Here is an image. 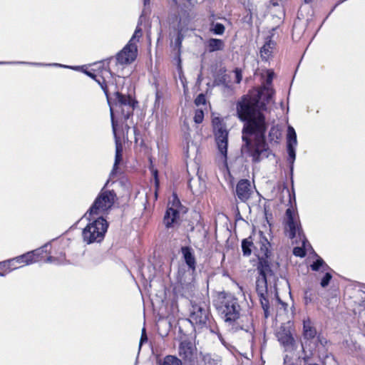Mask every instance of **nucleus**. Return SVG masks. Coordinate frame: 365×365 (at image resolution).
Returning a JSON list of instances; mask_svg holds the SVG:
<instances>
[{
    "instance_id": "423d86ee",
    "label": "nucleus",
    "mask_w": 365,
    "mask_h": 365,
    "mask_svg": "<svg viewBox=\"0 0 365 365\" xmlns=\"http://www.w3.org/2000/svg\"><path fill=\"white\" fill-rule=\"evenodd\" d=\"M188 321L195 329H209L212 333L219 332L209 307L203 302H192L189 309Z\"/></svg>"
},
{
    "instance_id": "4be33fe9",
    "label": "nucleus",
    "mask_w": 365,
    "mask_h": 365,
    "mask_svg": "<svg viewBox=\"0 0 365 365\" xmlns=\"http://www.w3.org/2000/svg\"><path fill=\"white\" fill-rule=\"evenodd\" d=\"M205 45L209 53L223 51L225 47V43L222 39L215 38L207 39Z\"/></svg>"
},
{
    "instance_id": "39448f33",
    "label": "nucleus",
    "mask_w": 365,
    "mask_h": 365,
    "mask_svg": "<svg viewBox=\"0 0 365 365\" xmlns=\"http://www.w3.org/2000/svg\"><path fill=\"white\" fill-rule=\"evenodd\" d=\"M225 323L232 327L237 324L241 316V307L238 299L230 293L221 292L215 304Z\"/></svg>"
},
{
    "instance_id": "7c9ffc66",
    "label": "nucleus",
    "mask_w": 365,
    "mask_h": 365,
    "mask_svg": "<svg viewBox=\"0 0 365 365\" xmlns=\"http://www.w3.org/2000/svg\"><path fill=\"white\" fill-rule=\"evenodd\" d=\"M287 149L288 153V160L289 163H293L296 158L295 145L289 144V146H287Z\"/></svg>"
},
{
    "instance_id": "0eeeda50",
    "label": "nucleus",
    "mask_w": 365,
    "mask_h": 365,
    "mask_svg": "<svg viewBox=\"0 0 365 365\" xmlns=\"http://www.w3.org/2000/svg\"><path fill=\"white\" fill-rule=\"evenodd\" d=\"M108 227V223L103 217H99L88 223L82 231V237L88 245L101 242L103 240Z\"/></svg>"
},
{
    "instance_id": "2f4dec72",
    "label": "nucleus",
    "mask_w": 365,
    "mask_h": 365,
    "mask_svg": "<svg viewBox=\"0 0 365 365\" xmlns=\"http://www.w3.org/2000/svg\"><path fill=\"white\" fill-rule=\"evenodd\" d=\"M152 174H153V178H154V182H155V197L157 198L158 197V189H159V187H160V180H159V178H158V170L156 169H153L152 170Z\"/></svg>"
},
{
    "instance_id": "412c9836",
    "label": "nucleus",
    "mask_w": 365,
    "mask_h": 365,
    "mask_svg": "<svg viewBox=\"0 0 365 365\" xmlns=\"http://www.w3.org/2000/svg\"><path fill=\"white\" fill-rule=\"evenodd\" d=\"M179 218V210L173 207H168L163 217V222L166 228L173 227Z\"/></svg>"
},
{
    "instance_id": "aec40b11",
    "label": "nucleus",
    "mask_w": 365,
    "mask_h": 365,
    "mask_svg": "<svg viewBox=\"0 0 365 365\" xmlns=\"http://www.w3.org/2000/svg\"><path fill=\"white\" fill-rule=\"evenodd\" d=\"M276 336L279 343L284 346H292L294 343V339L289 328L285 326L279 327Z\"/></svg>"
},
{
    "instance_id": "cd10ccee",
    "label": "nucleus",
    "mask_w": 365,
    "mask_h": 365,
    "mask_svg": "<svg viewBox=\"0 0 365 365\" xmlns=\"http://www.w3.org/2000/svg\"><path fill=\"white\" fill-rule=\"evenodd\" d=\"M182 361L177 356L168 355L166 356L161 365H182Z\"/></svg>"
},
{
    "instance_id": "6ab92c4d",
    "label": "nucleus",
    "mask_w": 365,
    "mask_h": 365,
    "mask_svg": "<svg viewBox=\"0 0 365 365\" xmlns=\"http://www.w3.org/2000/svg\"><path fill=\"white\" fill-rule=\"evenodd\" d=\"M277 43L272 40V36H268L265 38L264 45L259 51L260 56L262 61H267L271 59L274 56V52L276 49Z\"/></svg>"
},
{
    "instance_id": "a211bd4d",
    "label": "nucleus",
    "mask_w": 365,
    "mask_h": 365,
    "mask_svg": "<svg viewBox=\"0 0 365 365\" xmlns=\"http://www.w3.org/2000/svg\"><path fill=\"white\" fill-rule=\"evenodd\" d=\"M252 189L250 182L247 179H242L239 180L236 186V195L241 202L247 201L251 195Z\"/></svg>"
},
{
    "instance_id": "4468645a",
    "label": "nucleus",
    "mask_w": 365,
    "mask_h": 365,
    "mask_svg": "<svg viewBox=\"0 0 365 365\" xmlns=\"http://www.w3.org/2000/svg\"><path fill=\"white\" fill-rule=\"evenodd\" d=\"M138 56V46L135 43H128L116 53L115 58L116 63L126 66L133 63Z\"/></svg>"
},
{
    "instance_id": "37998d69",
    "label": "nucleus",
    "mask_w": 365,
    "mask_h": 365,
    "mask_svg": "<svg viewBox=\"0 0 365 365\" xmlns=\"http://www.w3.org/2000/svg\"><path fill=\"white\" fill-rule=\"evenodd\" d=\"M150 0H143V4L145 6L150 4Z\"/></svg>"
},
{
    "instance_id": "ea45409f",
    "label": "nucleus",
    "mask_w": 365,
    "mask_h": 365,
    "mask_svg": "<svg viewBox=\"0 0 365 365\" xmlns=\"http://www.w3.org/2000/svg\"><path fill=\"white\" fill-rule=\"evenodd\" d=\"M310 267L314 271L319 270V259H317Z\"/></svg>"
},
{
    "instance_id": "20e7f679",
    "label": "nucleus",
    "mask_w": 365,
    "mask_h": 365,
    "mask_svg": "<svg viewBox=\"0 0 365 365\" xmlns=\"http://www.w3.org/2000/svg\"><path fill=\"white\" fill-rule=\"evenodd\" d=\"M269 257L258 258L257 269L259 277L256 280V292L259 297L262 308L264 311V317L267 319L269 316V302L267 295V277L274 275Z\"/></svg>"
},
{
    "instance_id": "473e14b6",
    "label": "nucleus",
    "mask_w": 365,
    "mask_h": 365,
    "mask_svg": "<svg viewBox=\"0 0 365 365\" xmlns=\"http://www.w3.org/2000/svg\"><path fill=\"white\" fill-rule=\"evenodd\" d=\"M184 38V35L182 33L181 30H179L177 34V36L175 39V46L180 51L181 47H182V42Z\"/></svg>"
},
{
    "instance_id": "4c0bfd02",
    "label": "nucleus",
    "mask_w": 365,
    "mask_h": 365,
    "mask_svg": "<svg viewBox=\"0 0 365 365\" xmlns=\"http://www.w3.org/2000/svg\"><path fill=\"white\" fill-rule=\"evenodd\" d=\"M6 261L10 262L9 263V267H11V271L15 270V269H19V268L21 267V266H19V264H18L17 262L16 261V258L15 257L9 259H7Z\"/></svg>"
},
{
    "instance_id": "bb28decb",
    "label": "nucleus",
    "mask_w": 365,
    "mask_h": 365,
    "mask_svg": "<svg viewBox=\"0 0 365 365\" xmlns=\"http://www.w3.org/2000/svg\"><path fill=\"white\" fill-rule=\"evenodd\" d=\"M210 31L215 35H223L225 31V26L221 23L212 22L210 27Z\"/></svg>"
},
{
    "instance_id": "b1692460",
    "label": "nucleus",
    "mask_w": 365,
    "mask_h": 365,
    "mask_svg": "<svg viewBox=\"0 0 365 365\" xmlns=\"http://www.w3.org/2000/svg\"><path fill=\"white\" fill-rule=\"evenodd\" d=\"M242 250L243 255L249 257L252 254V251L254 250L255 242L251 236L242 240Z\"/></svg>"
},
{
    "instance_id": "7ed1b4c3",
    "label": "nucleus",
    "mask_w": 365,
    "mask_h": 365,
    "mask_svg": "<svg viewBox=\"0 0 365 365\" xmlns=\"http://www.w3.org/2000/svg\"><path fill=\"white\" fill-rule=\"evenodd\" d=\"M285 232L292 240V244L297 246L293 249V255L296 257H303L306 255V245L308 242L303 232L302 226L297 220L294 210L289 207L286 210Z\"/></svg>"
},
{
    "instance_id": "f03ea898",
    "label": "nucleus",
    "mask_w": 365,
    "mask_h": 365,
    "mask_svg": "<svg viewBox=\"0 0 365 365\" xmlns=\"http://www.w3.org/2000/svg\"><path fill=\"white\" fill-rule=\"evenodd\" d=\"M114 57L111 56L106 59L96 61L89 65L91 69L86 65L78 66L76 70L82 71L88 77L93 79L103 90L108 104H110V86L115 87L113 104L120 109V113L125 120H127L133 115L135 105L138 102L130 95H124L118 91V86L114 73L110 68V63Z\"/></svg>"
},
{
    "instance_id": "dca6fc26",
    "label": "nucleus",
    "mask_w": 365,
    "mask_h": 365,
    "mask_svg": "<svg viewBox=\"0 0 365 365\" xmlns=\"http://www.w3.org/2000/svg\"><path fill=\"white\" fill-rule=\"evenodd\" d=\"M270 243L262 232L258 235V240L255 242L254 252L258 258L270 257Z\"/></svg>"
},
{
    "instance_id": "e433bc0d",
    "label": "nucleus",
    "mask_w": 365,
    "mask_h": 365,
    "mask_svg": "<svg viewBox=\"0 0 365 365\" xmlns=\"http://www.w3.org/2000/svg\"><path fill=\"white\" fill-rule=\"evenodd\" d=\"M332 276L330 273L327 272L324 276L321 279V286L326 287L329 284V281L331 280Z\"/></svg>"
},
{
    "instance_id": "79ce46f5",
    "label": "nucleus",
    "mask_w": 365,
    "mask_h": 365,
    "mask_svg": "<svg viewBox=\"0 0 365 365\" xmlns=\"http://www.w3.org/2000/svg\"><path fill=\"white\" fill-rule=\"evenodd\" d=\"M143 331H145L144 329H143ZM144 339L146 340L147 339V336H146V334L144 332H143V334L141 336V339H140L141 342L143 341Z\"/></svg>"
},
{
    "instance_id": "de8ad7c7",
    "label": "nucleus",
    "mask_w": 365,
    "mask_h": 365,
    "mask_svg": "<svg viewBox=\"0 0 365 365\" xmlns=\"http://www.w3.org/2000/svg\"><path fill=\"white\" fill-rule=\"evenodd\" d=\"M308 365H319L317 364H309Z\"/></svg>"
},
{
    "instance_id": "c9c22d12",
    "label": "nucleus",
    "mask_w": 365,
    "mask_h": 365,
    "mask_svg": "<svg viewBox=\"0 0 365 365\" xmlns=\"http://www.w3.org/2000/svg\"><path fill=\"white\" fill-rule=\"evenodd\" d=\"M206 103V98L205 94L200 93L196 98L195 99V104L197 106H199L200 105H205Z\"/></svg>"
},
{
    "instance_id": "5701e85b",
    "label": "nucleus",
    "mask_w": 365,
    "mask_h": 365,
    "mask_svg": "<svg viewBox=\"0 0 365 365\" xmlns=\"http://www.w3.org/2000/svg\"><path fill=\"white\" fill-rule=\"evenodd\" d=\"M181 252L186 264L191 270L195 271L196 269V259L192 248L187 246L182 247Z\"/></svg>"
},
{
    "instance_id": "a18cd8bd",
    "label": "nucleus",
    "mask_w": 365,
    "mask_h": 365,
    "mask_svg": "<svg viewBox=\"0 0 365 365\" xmlns=\"http://www.w3.org/2000/svg\"><path fill=\"white\" fill-rule=\"evenodd\" d=\"M175 199H176V204L177 205H179L180 202L179 201V200L177 198V197L175 196Z\"/></svg>"
},
{
    "instance_id": "f8f14e48",
    "label": "nucleus",
    "mask_w": 365,
    "mask_h": 365,
    "mask_svg": "<svg viewBox=\"0 0 365 365\" xmlns=\"http://www.w3.org/2000/svg\"><path fill=\"white\" fill-rule=\"evenodd\" d=\"M115 199L116 194L113 190L103 188L87 212L92 215H97L99 212L108 211L113 207Z\"/></svg>"
},
{
    "instance_id": "c85d7f7f",
    "label": "nucleus",
    "mask_w": 365,
    "mask_h": 365,
    "mask_svg": "<svg viewBox=\"0 0 365 365\" xmlns=\"http://www.w3.org/2000/svg\"><path fill=\"white\" fill-rule=\"evenodd\" d=\"M281 132L277 128L272 126L270 128L269 132V137L271 141H275L276 143H278L281 138Z\"/></svg>"
},
{
    "instance_id": "9d476101",
    "label": "nucleus",
    "mask_w": 365,
    "mask_h": 365,
    "mask_svg": "<svg viewBox=\"0 0 365 365\" xmlns=\"http://www.w3.org/2000/svg\"><path fill=\"white\" fill-rule=\"evenodd\" d=\"M317 331L314 323L311 320L309 317L303 320V337L305 340L302 344L303 351L304 353V360L307 362L314 355H315L318 351L317 350V345L314 344L313 347L311 346V343L313 340L317 339H319V336H317Z\"/></svg>"
},
{
    "instance_id": "f3484780",
    "label": "nucleus",
    "mask_w": 365,
    "mask_h": 365,
    "mask_svg": "<svg viewBox=\"0 0 365 365\" xmlns=\"http://www.w3.org/2000/svg\"><path fill=\"white\" fill-rule=\"evenodd\" d=\"M41 252H42V250H38V248L30 252H27L26 253L16 257V261L17 262L18 264L21 266V267L36 262H41Z\"/></svg>"
},
{
    "instance_id": "393cba45",
    "label": "nucleus",
    "mask_w": 365,
    "mask_h": 365,
    "mask_svg": "<svg viewBox=\"0 0 365 365\" xmlns=\"http://www.w3.org/2000/svg\"><path fill=\"white\" fill-rule=\"evenodd\" d=\"M289 144L295 146L297 144V134L295 130L291 125H289L287 128V146H289Z\"/></svg>"
},
{
    "instance_id": "6e6552de",
    "label": "nucleus",
    "mask_w": 365,
    "mask_h": 365,
    "mask_svg": "<svg viewBox=\"0 0 365 365\" xmlns=\"http://www.w3.org/2000/svg\"><path fill=\"white\" fill-rule=\"evenodd\" d=\"M180 336L178 346V356L184 365H196L197 362V349L195 344V334Z\"/></svg>"
},
{
    "instance_id": "ddd939ff",
    "label": "nucleus",
    "mask_w": 365,
    "mask_h": 365,
    "mask_svg": "<svg viewBox=\"0 0 365 365\" xmlns=\"http://www.w3.org/2000/svg\"><path fill=\"white\" fill-rule=\"evenodd\" d=\"M319 280L316 276H308L304 288V304L307 309L317 307L319 299Z\"/></svg>"
},
{
    "instance_id": "a19ab883",
    "label": "nucleus",
    "mask_w": 365,
    "mask_h": 365,
    "mask_svg": "<svg viewBox=\"0 0 365 365\" xmlns=\"http://www.w3.org/2000/svg\"><path fill=\"white\" fill-rule=\"evenodd\" d=\"M321 272L326 270L327 268H328L327 265L325 264L324 260L321 258Z\"/></svg>"
},
{
    "instance_id": "f704fd0d",
    "label": "nucleus",
    "mask_w": 365,
    "mask_h": 365,
    "mask_svg": "<svg viewBox=\"0 0 365 365\" xmlns=\"http://www.w3.org/2000/svg\"><path fill=\"white\" fill-rule=\"evenodd\" d=\"M142 36V29L139 26H137L135 32L131 37V38L129 40L128 42L131 43H135L139 41V38Z\"/></svg>"
},
{
    "instance_id": "f257e3e1",
    "label": "nucleus",
    "mask_w": 365,
    "mask_h": 365,
    "mask_svg": "<svg viewBox=\"0 0 365 365\" xmlns=\"http://www.w3.org/2000/svg\"><path fill=\"white\" fill-rule=\"evenodd\" d=\"M274 72L267 71L266 84L250 89L236 102V116L243 123L242 128V150L258 163L262 156L268 157L266 143L267 123L264 112L271 103L275 91L272 87Z\"/></svg>"
},
{
    "instance_id": "09e8293b",
    "label": "nucleus",
    "mask_w": 365,
    "mask_h": 365,
    "mask_svg": "<svg viewBox=\"0 0 365 365\" xmlns=\"http://www.w3.org/2000/svg\"><path fill=\"white\" fill-rule=\"evenodd\" d=\"M180 332L181 334H182V329H181V328H180Z\"/></svg>"
},
{
    "instance_id": "a878e982",
    "label": "nucleus",
    "mask_w": 365,
    "mask_h": 365,
    "mask_svg": "<svg viewBox=\"0 0 365 365\" xmlns=\"http://www.w3.org/2000/svg\"><path fill=\"white\" fill-rule=\"evenodd\" d=\"M244 6L247 11V14L245 16V19L247 23L252 24L253 21L252 12L255 10V6L250 0L247 1V4L244 3Z\"/></svg>"
},
{
    "instance_id": "9b49d317",
    "label": "nucleus",
    "mask_w": 365,
    "mask_h": 365,
    "mask_svg": "<svg viewBox=\"0 0 365 365\" xmlns=\"http://www.w3.org/2000/svg\"><path fill=\"white\" fill-rule=\"evenodd\" d=\"M38 250H42L41 262L58 264L66 260L65 245L63 243L46 244Z\"/></svg>"
},
{
    "instance_id": "58836bf2",
    "label": "nucleus",
    "mask_w": 365,
    "mask_h": 365,
    "mask_svg": "<svg viewBox=\"0 0 365 365\" xmlns=\"http://www.w3.org/2000/svg\"><path fill=\"white\" fill-rule=\"evenodd\" d=\"M235 74V83H240L242 79V74L241 69L236 68L234 71Z\"/></svg>"
},
{
    "instance_id": "72a5a7b5",
    "label": "nucleus",
    "mask_w": 365,
    "mask_h": 365,
    "mask_svg": "<svg viewBox=\"0 0 365 365\" xmlns=\"http://www.w3.org/2000/svg\"><path fill=\"white\" fill-rule=\"evenodd\" d=\"M204 112L201 109H197L195 111L194 121L197 124H200L203 121Z\"/></svg>"
},
{
    "instance_id": "1a4fd4ad",
    "label": "nucleus",
    "mask_w": 365,
    "mask_h": 365,
    "mask_svg": "<svg viewBox=\"0 0 365 365\" xmlns=\"http://www.w3.org/2000/svg\"><path fill=\"white\" fill-rule=\"evenodd\" d=\"M212 125L219 153L223 162L227 163L229 132L226 128V125L222 118L215 117L212 119Z\"/></svg>"
},
{
    "instance_id": "c03bdc74",
    "label": "nucleus",
    "mask_w": 365,
    "mask_h": 365,
    "mask_svg": "<svg viewBox=\"0 0 365 365\" xmlns=\"http://www.w3.org/2000/svg\"><path fill=\"white\" fill-rule=\"evenodd\" d=\"M304 3L306 4H310L313 1V0H304Z\"/></svg>"
},
{
    "instance_id": "49530a36",
    "label": "nucleus",
    "mask_w": 365,
    "mask_h": 365,
    "mask_svg": "<svg viewBox=\"0 0 365 365\" xmlns=\"http://www.w3.org/2000/svg\"><path fill=\"white\" fill-rule=\"evenodd\" d=\"M126 129H127V130H129V129H130V127H129L128 125H126Z\"/></svg>"
},
{
    "instance_id": "2eb2a0df",
    "label": "nucleus",
    "mask_w": 365,
    "mask_h": 365,
    "mask_svg": "<svg viewBox=\"0 0 365 365\" xmlns=\"http://www.w3.org/2000/svg\"><path fill=\"white\" fill-rule=\"evenodd\" d=\"M110 119H111V125H112V130L115 138V162L113 167V169L111 170L110 175H114L118 169V165L122 161L123 159V144L121 142V140L119 136L117 135V126H118V122L115 119L114 117V113L113 109L110 107Z\"/></svg>"
},
{
    "instance_id": "c756f323",
    "label": "nucleus",
    "mask_w": 365,
    "mask_h": 365,
    "mask_svg": "<svg viewBox=\"0 0 365 365\" xmlns=\"http://www.w3.org/2000/svg\"><path fill=\"white\" fill-rule=\"evenodd\" d=\"M9 263L6 260L0 262V276L4 277L11 272Z\"/></svg>"
}]
</instances>
